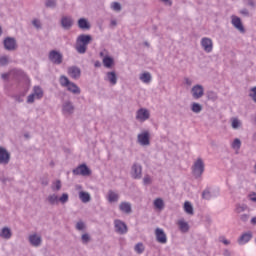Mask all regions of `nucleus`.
<instances>
[{
	"instance_id": "obj_1",
	"label": "nucleus",
	"mask_w": 256,
	"mask_h": 256,
	"mask_svg": "<svg viewBox=\"0 0 256 256\" xmlns=\"http://www.w3.org/2000/svg\"><path fill=\"white\" fill-rule=\"evenodd\" d=\"M93 41V37L89 34H81L76 39V51L80 55L87 53V45Z\"/></svg>"
},
{
	"instance_id": "obj_2",
	"label": "nucleus",
	"mask_w": 256,
	"mask_h": 256,
	"mask_svg": "<svg viewBox=\"0 0 256 256\" xmlns=\"http://www.w3.org/2000/svg\"><path fill=\"white\" fill-rule=\"evenodd\" d=\"M203 173H205V162H203V159L198 158L192 166V174L196 179H199Z\"/></svg>"
},
{
	"instance_id": "obj_3",
	"label": "nucleus",
	"mask_w": 256,
	"mask_h": 256,
	"mask_svg": "<svg viewBox=\"0 0 256 256\" xmlns=\"http://www.w3.org/2000/svg\"><path fill=\"white\" fill-rule=\"evenodd\" d=\"M3 45L6 51H17V39H15L14 37H6L3 40Z\"/></svg>"
},
{
	"instance_id": "obj_4",
	"label": "nucleus",
	"mask_w": 256,
	"mask_h": 256,
	"mask_svg": "<svg viewBox=\"0 0 256 256\" xmlns=\"http://www.w3.org/2000/svg\"><path fill=\"white\" fill-rule=\"evenodd\" d=\"M48 59L51 63H54V65H61V63H63V54L57 50H51Z\"/></svg>"
},
{
	"instance_id": "obj_5",
	"label": "nucleus",
	"mask_w": 256,
	"mask_h": 256,
	"mask_svg": "<svg viewBox=\"0 0 256 256\" xmlns=\"http://www.w3.org/2000/svg\"><path fill=\"white\" fill-rule=\"evenodd\" d=\"M11 162V152L7 148L0 146V165H9Z\"/></svg>"
},
{
	"instance_id": "obj_6",
	"label": "nucleus",
	"mask_w": 256,
	"mask_h": 256,
	"mask_svg": "<svg viewBox=\"0 0 256 256\" xmlns=\"http://www.w3.org/2000/svg\"><path fill=\"white\" fill-rule=\"evenodd\" d=\"M114 229L118 235H125L128 231L127 224L120 219L114 220Z\"/></svg>"
},
{
	"instance_id": "obj_7",
	"label": "nucleus",
	"mask_w": 256,
	"mask_h": 256,
	"mask_svg": "<svg viewBox=\"0 0 256 256\" xmlns=\"http://www.w3.org/2000/svg\"><path fill=\"white\" fill-rule=\"evenodd\" d=\"M130 175L132 179H141L143 177V167L139 163H134L131 167Z\"/></svg>"
},
{
	"instance_id": "obj_8",
	"label": "nucleus",
	"mask_w": 256,
	"mask_h": 256,
	"mask_svg": "<svg viewBox=\"0 0 256 256\" xmlns=\"http://www.w3.org/2000/svg\"><path fill=\"white\" fill-rule=\"evenodd\" d=\"M73 175H82V177H89L91 175V169L86 164H81L77 168L73 169Z\"/></svg>"
},
{
	"instance_id": "obj_9",
	"label": "nucleus",
	"mask_w": 256,
	"mask_h": 256,
	"mask_svg": "<svg viewBox=\"0 0 256 256\" xmlns=\"http://www.w3.org/2000/svg\"><path fill=\"white\" fill-rule=\"evenodd\" d=\"M138 143L142 145L143 147H147L151 145V140H150V134L149 131H144L137 136Z\"/></svg>"
},
{
	"instance_id": "obj_10",
	"label": "nucleus",
	"mask_w": 256,
	"mask_h": 256,
	"mask_svg": "<svg viewBox=\"0 0 256 256\" xmlns=\"http://www.w3.org/2000/svg\"><path fill=\"white\" fill-rule=\"evenodd\" d=\"M191 93L193 99H201L205 95V88H203V85L197 84L192 87Z\"/></svg>"
},
{
	"instance_id": "obj_11",
	"label": "nucleus",
	"mask_w": 256,
	"mask_h": 256,
	"mask_svg": "<svg viewBox=\"0 0 256 256\" xmlns=\"http://www.w3.org/2000/svg\"><path fill=\"white\" fill-rule=\"evenodd\" d=\"M231 23L234 28L239 31V33H245V26H243V22L241 21V18L235 15L231 16Z\"/></svg>"
},
{
	"instance_id": "obj_12",
	"label": "nucleus",
	"mask_w": 256,
	"mask_h": 256,
	"mask_svg": "<svg viewBox=\"0 0 256 256\" xmlns=\"http://www.w3.org/2000/svg\"><path fill=\"white\" fill-rule=\"evenodd\" d=\"M154 233L158 243H161V245L167 243V234H165V231L162 228H156Z\"/></svg>"
},
{
	"instance_id": "obj_13",
	"label": "nucleus",
	"mask_w": 256,
	"mask_h": 256,
	"mask_svg": "<svg viewBox=\"0 0 256 256\" xmlns=\"http://www.w3.org/2000/svg\"><path fill=\"white\" fill-rule=\"evenodd\" d=\"M63 115H73L75 113V106L71 101H65L62 105Z\"/></svg>"
},
{
	"instance_id": "obj_14",
	"label": "nucleus",
	"mask_w": 256,
	"mask_h": 256,
	"mask_svg": "<svg viewBox=\"0 0 256 256\" xmlns=\"http://www.w3.org/2000/svg\"><path fill=\"white\" fill-rule=\"evenodd\" d=\"M201 47L204 49L205 53H211L213 51V40L207 37L202 38Z\"/></svg>"
},
{
	"instance_id": "obj_15",
	"label": "nucleus",
	"mask_w": 256,
	"mask_h": 256,
	"mask_svg": "<svg viewBox=\"0 0 256 256\" xmlns=\"http://www.w3.org/2000/svg\"><path fill=\"white\" fill-rule=\"evenodd\" d=\"M149 117H151V114L149 113V110L145 109V108H140L137 112H136V119L137 121H147V119H149Z\"/></svg>"
},
{
	"instance_id": "obj_16",
	"label": "nucleus",
	"mask_w": 256,
	"mask_h": 256,
	"mask_svg": "<svg viewBox=\"0 0 256 256\" xmlns=\"http://www.w3.org/2000/svg\"><path fill=\"white\" fill-rule=\"evenodd\" d=\"M61 27L65 29V31H69L71 27H73V18L70 16H63L60 21Z\"/></svg>"
},
{
	"instance_id": "obj_17",
	"label": "nucleus",
	"mask_w": 256,
	"mask_h": 256,
	"mask_svg": "<svg viewBox=\"0 0 256 256\" xmlns=\"http://www.w3.org/2000/svg\"><path fill=\"white\" fill-rule=\"evenodd\" d=\"M68 75L72 79H79L81 77V68L77 66H71L68 68Z\"/></svg>"
},
{
	"instance_id": "obj_18",
	"label": "nucleus",
	"mask_w": 256,
	"mask_h": 256,
	"mask_svg": "<svg viewBox=\"0 0 256 256\" xmlns=\"http://www.w3.org/2000/svg\"><path fill=\"white\" fill-rule=\"evenodd\" d=\"M117 73L110 71L106 73L105 81H108L110 85H117Z\"/></svg>"
},
{
	"instance_id": "obj_19",
	"label": "nucleus",
	"mask_w": 256,
	"mask_h": 256,
	"mask_svg": "<svg viewBox=\"0 0 256 256\" xmlns=\"http://www.w3.org/2000/svg\"><path fill=\"white\" fill-rule=\"evenodd\" d=\"M41 236H37V234H32L29 236V243L32 247H39L42 243Z\"/></svg>"
},
{
	"instance_id": "obj_20",
	"label": "nucleus",
	"mask_w": 256,
	"mask_h": 256,
	"mask_svg": "<svg viewBox=\"0 0 256 256\" xmlns=\"http://www.w3.org/2000/svg\"><path fill=\"white\" fill-rule=\"evenodd\" d=\"M78 27L79 29H82V31H89V29H91V24L86 18H80L78 20Z\"/></svg>"
},
{
	"instance_id": "obj_21",
	"label": "nucleus",
	"mask_w": 256,
	"mask_h": 256,
	"mask_svg": "<svg viewBox=\"0 0 256 256\" xmlns=\"http://www.w3.org/2000/svg\"><path fill=\"white\" fill-rule=\"evenodd\" d=\"M67 91L73 93V95H81V88L75 84V82H70V85L66 87Z\"/></svg>"
},
{
	"instance_id": "obj_22",
	"label": "nucleus",
	"mask_w": 256,
	"mask_h": 256,
	"mask_svg": "<svg viewBox=\"0 0 256 256\" xmlns=\"http://www.w3.org/2000/svg\"><path fill=\"white\" fill-rule=\"evenodd\" d=\"M253 237V234L251 232L244 233L240 236L238 243L240 245H245V243H249Z\"/></svg>"
},
{
	"instance_id": "obj_23",
	"label": "nucleus",
	"mask_w": 256,
	"mask_h": 256,
	"mask_svg": "<svg viewBox=\"0 0 256 256\" xmlns=\"http://www.w3.org/2000/svg\"><path fill=\"white\" fill-rule=\"evenodd\" d=\"M119 209H120V211H122V213H126L127 215H129V213H131V211H132L131 203L122 202L119 205Z\"/></svg>"
},
{
	"instance_id": "obj_24",
	"label": "nucleus",
	"mask_w": 256,
	"mask_h": 256,
	"mask_svg": "<svg viewBox=\"0 0 256 256\" xmlns=\"http://www.w3.org/2000/svg\"><path fill=\"white\" fill-rule=\"evenodd\" d=\"M12 236H13V233L11 232V228L9 227L2 228L0 232V237H2V239H11Z\"/></svg>"
},
{
	"instance_id": "obj_25",
	"label": "nucleus",
	"mask_w": 256,
	"mask_h": 256,
	"mask_svg": "<svg viewBox=\"0 0 256 256\" xmlns=\"http://www.w3.org/2000/svg\"><path fill=\"white\" fill-rule=\"evenodd\" d=\"M107 199L109 203H117V201H119V194H117L113 190H109Z\"/></svg>"
},
{
	"instance_id": "obj_26",
	"label": "nucleus",
	"mask_w": 256,
	"mask_h": 256,
	"mask_svg": "<svg viewBox=\"0 0 256 256\" xmlns=\"http://www.w3.org/2000/svg\"><path fill=\"white\" fill-rule=\"evenodd\" d=\"M139 79H140V81H142V83H146V85H149V83H151V79H153V77L151 76V73L144 72V73L140 74Z\"/></svg>"
},
{
	"instance_id": "obj_27",
	"label": "nucleus",
	"mask_w": 256,
	"mask_h": 256,
	"mask_svg": "<svg viewBox=\"0 0 256 256\" xmlns=\"http://www.w3.org/2000/svg\"><path fill=\"white\" fill-rule=\"evenodd\" d=\"M79 199L82 201V203H89V201H91V194L81 191L79 192Z\"/></svg>"
},
{
	"instance_id": "obj_28",
	"label": "nucleus",
	"mask_w": 256,
	"mask_h": 256,
	"mask_svg": "<svg viewBox=\"0 0 256 256\" xmlns=\"http://www.w3.org/2000/svg\"><path fill=\"white\" fill-rule=\"evenodd\" d=\"M113 63H114V60L111 56H105L103 58V65L107 69H111V67H113Z\"/></svg>"
},
{
	"instance_id": "obj_29",
	"label": "nucleus",
	"mask_w": 256,
	"mask_h": 256,
	"mask_svg": "<svg viewBox=\"0 0 256 256\" xmlns=\"http://www.w3.org/2000/svg\"><path fill=\"white\" fill-rule=\"evenodd\" d=\"M184 211L185 213H187V215H194V210H193V204H191V202L186 201L184 203Z\"/></svg>"
},
{
	"instance_id": "obj_30",
	"label": "nucleus",
	"mask_w": 256,
	"mask_h": 256,
	"mask_svg": "<svg viewBox=\"0 0 256 256\" xmlns=\"http://www.w3.org/2000/svg\"><path fill=\"white\" fill-rule=\"evenodd\" d=\"M191 111H192V113L199 114V113H201V111H203V106L197 102H193L191 104Z\"/></svg>"
},
{
	"instance_id": "obj_31",
	"label": "nucleus",
	"mask_w": 256,
	"mask_h": 256,
	"mask_svg": "<svg viewBox=\"0 0 256 256\" xmlns=\"http://www.w3.org/2000/svg\"><path fill=\"white\" fill-rule=\"evenodd\" d=\"M32 94L36 96V99H43V89L39 86H34Z\"/></svg>"
},
{
	"instance_id": "obj_32",
	"label": "nucleus",
	"mask_w": 256,
	"mask_h": 256,
	"mask_svg": "<svg viewBox=\"0 0 256 256\" xmlns=\"http://www.w3.org/2000/svg\"><path fill=\"white\" fill-rule=\"evenodd\" d=\"M47 201L50 205H57L59 203V197L56 194H51L47 197Z\"/></svg>"
},
{
	"instance_id": "obj_33",
	"label": "nucleus",
	"mask_w": 256,
	"mask_h": 256,
	"mask_svg": "<svg viewBox=\"0 0 256 256\" xmlns=\"http://www.w3.org/2000/svg\"><path fill=\"white\" fill-rule=\"evenodd\" d=\"M179 225V229L180 231H182V233H187V231H189V224L183 220H180L178 222Z\"/></svg>"
},
{
	"instance_id": "obj_34",
	"label": "nucleus",
	"mask_w": 256,
	"mask_h": 256,
	"mask_svg": "<svg viewBox=\"0 0 256 256\" xmlns=\"http://www.w3.org/2000/svg\"><path fill=\"white\" fill-rule=\"evenodd\" d=\"M9 63H11L9 56L7 55L0 56V67H7Z\"/></svg>"
},
{
	"instance_id": "obj_35",
	"label": "nucleus",
	"mask_w": 256,
	"mask_h": 256,
	"mask_svg": "<svg viewBox=\"0 0 256 256\" xmlns=\"http://www.w3.org/2000/svg\"><path fill=\"white\" fill-rule=\"evenodd\" d=\"M60 85L61 87H68L71 83V81L69 80V78H67V76L62 75L60 76Z\"/></svg>"
},
{
	"instance_id": "obj_36",
	"label": "nucleus",
	"mask_w": 256,
	"mask_h": 256,
	"mask_svg": "<svg viewBox=\"0 0 256 256\" xmlns=\"http://www.w3.org/2000/svg\"><path fill=\"white\" fill-rule=\"evenodd\" d=\"M134 251H136L138 255H141L145 251V246L141 242L137 243L134 247Z\"/></svg>"
},
{
	"instance_id": "obj_37",
	"label": "nucleus",
	"mask_w": 256,
	"mask_h": 256,
	"mask_svg": "<svg viewBox=\"0 0 256 256\" xmlns=\"http://www.w3.org/2000/svg\"><path fill=\"white\" fill-rule=\"evenodd\" d=\"M244 211H247V205L245 204H236L235 207V213H243Z\"/></svg>"
},
{
	"instance_id": "obj_38",
	"label": "nucleus",
	"mask_w": 256,
	"mask_h": 256,
	"mask_svg": "<svg viewBox=\"0 0 256 256\" xmlns=\"http://www.w3.org/2000/svg\"><path fill=\"white\" fill-rule=\"evenodd\" d=\"M207 99H209V101H217L218 99L217 93H215L214 91H208Z\"/></svg>"
},
{
	"instance_id": "obj_39",
	"label": "nucleus",
	"mask_w": 256,
	"mask_h": 256,
	"mask_svg": "<svg viewBox=\"0 0 256 256\" xmlns=\"http://www.w3.org/2000/svg\"><path fill=\"white\" fill-rule=\"evenodd\" d=\"M163 205H164L163 199L157 198L154 200V206L156 207V209H163Z\"/></svg>"
},
{
	"instance_id": "obj_40",
	"label": "nucleus",
	"mask_w": 256,
	"mask_h": 256,
	"mask_svg": "<svg viewBox=\"0 0 256 256\" xmlns=\"http://www.w3.org/2000/svg\"><path fill=\"white\" fill-rule=\"evenodd\" d=\"M58 201L62 203V205H65L69 201V194L63 193L60 198H58Z\"/></svg>"
},
{
	"instance_id": "obj_41",
	"label": "nucleus",
	"mask_w": 256,
	"mask_h": 256,
	"mask_svg": "<svg viewBox=\"0 0 256 256\" xmlns=\"http://www.w3.org/2000/svg\"><path fill=\"white\" fill-rule=\"evenodd\" d=\"M46 7H49L50 9H55L57 7V1L56 0H47L45 3Z\"/></svg>"
},
{
	"instance_id": "obj_42",
	"label": "nucleus",
	"mask_w": 256,
	"mask_h": 256,
	"mask_svg": "<svg viewBox=\"0 0 256 256\" xmlns=\"http://www.w3.org/2000/svg\"><path fill=\"white\" fill-rule=\"evenodd\" d=\"M111 9H113V11H121L122 7H121V3L119 2H112L111 3Z\"/></svg>"
},
{
	"instance_id": "obj_43",
	"label": "nucleus",
	"mask_w": 256,
	"mask_h": 256,
	"mask_svg": "<svg viewBox=\"0 0 256 256\" xmlns=\"http://www.w3.org/2000/svg\"><path fill=\"white\" fill-rule=\"evenodd\" d=\"M232 149H241V140L239 138L234 139L232 142Z\"/></svg>"
},
{
	"instance_id": "obj_44",
	"label": "nucleus",
	"mask_w": 256,
	"mask_h": 256,
	"mask_svg": "<svg viewBox=\"0 0 256 256\" xmlns=\"http://www.w3.org/2000/svg\"><path fill=\"white\" fill-rule=\"evenodd\" d=\"M52 191H61V180H57L52 185Z\"/></svg>"
},
{
	"instance_id": "obj_45",
	"label": "nucleus",
	"mask_w": 256,
	"mask_h": 256,
	"mask_svg": "<svg viewBox=\"0 0 256 256\" xmlns=\"http://www.w3.org/2000/svg\"><path fill=\"white\" fill-rule=\"evenodd\" d=\"M240 127H241V121H239V119L237 118L232 119V128L239 129Z\"/></svg>"
},
{
	"instance_id": "obj_46",
	"label": "nucleus",
	"mask_w": 256,
	"mask_h": 256,
	"mask_svg": "<svg viewBox=\"0 0 256 256\" xmlns=\"http://www.w3.org/2000/svg\"><path fill=\"white\" fill-rule=\"evenodd\" d=\"M202 199H206L207 201H209V199H211V191H209V189H205L202 192Z\"/></svg>"
},
{
	"instance_id": "obj_47",
	"label": "nucleus",
	"mask_w": 256,
	"mask_h": 256,
	"mask_svg": "<svg viewBox=\"0 0 256 256\" xmlns=\"http://www.w3.org/2000/svg\"><path fill=\"white\" fill-rule=\"evenodd\" d=\"M81 239H82V243L84 245H87V243H89V241H91V236H89L88 233H85L81 236Z\"/></svg>"
},
{
	"instance_id": "obj_48",
	"label": "nucleus",
	"mask_w": 256,
	"mask_h": 256,
	"mask_svg": "<svg viewBox=\"0 0 256 256\" xmlns=\"http://www.w3.org/2000/svg\"><path fill=\"white\" fill-rule=\"evenodd\" d=\"M76 229L77 231H83L85 230V222L79 221L76 223Z\"/></svg>"
},
{
	"instance_id": "obj_49",
	"label": "nucleus",
	"mask_w": 256,
	"mask_h": 256,
	"mask_svg": "<svg viewBox=\"0 0 256 256\" xmlns=\"http://www.w3.org/2000/svg\"><path fill=\"white\" fill-rule=\"evenodd\" d=\"M32 25L36 28V29H41V20L39 19H34L32 21Z\"/></svg>"
},
{
	"instance_id": "obj_50",
	"label": "nucleus",
	"mask_w": 256,
	"mask_h": 256,
	"mask_svg": "<svg viewBox=\"0 0 256 256\" xmlns=\"http://www.w3.org/2000/svg\"><path fill=\"white\" fill-rule=\"evenodd\" d=\"M244 3H246V5H248V7H252V9H255V7H256L255 0H244Z\"/></svg>"
},
{
	"instance_id": "obj_51",
	"label": "nucleus",
	"mask_w": 256,
	"mask_h": 256,
	"mask_svg": "<svg viewBox=\"0 0 256 256\" xmlns=\"http://www.w3.org/2000/svg\"><path fill=\"white\" fill-rule=\"evenodd\" d=\"M143 184L144 185H151V176L145 175L143 178Z\"/></svg>"
},
{
	"instance_id": "obj_52",
	"label": "nucleus",
	"mask_w": 256,
	"mask_h": 256,
	"mask_svg": "<svg viewBox=\"0 0 256 256\" xmlns=\"http://www.w3.org/2000/svg\"><path fill=\"white\" fill-rule=\"evenodd\" d=\"M36 96L32 93L27 98V103H35Z\"/></svg>"
},
{
	"instance_id": "obj_53",
	"label": "nucleus",
	"mask_w": 256,
	"mask_h": 256,
	"mask_svg": "<svg viewBox=\"0 0 256 256\" xmlns=\"http://www.w3.org/2000/svg\"><path fill=\"white\" fill-rule=\"evenodd\" d=\"M240 220H242L243 223H247V221H249V214L240 215Z\"/></svg>"
},
{
	"instance_id": "obj_54",
	"label": "nucleus",
	"mask_w": 256,
	"mask_h": 256,
	"mask_svg": "<svg viewBox=\"0 0 256 256\" xmlns=\"http://www.w3.org/2000/svg\"><path fill=\"white\" fill-rule=\"evenodd\" d=\"M240 14L244 15V17H249V10H247V8H243L240 10Z\"/></svg>"
},
{
	"instance_id": "obj_55",
	"label": "nucleus",
	"mask_w": 256,
	"mask_h": 256,
	"mask_svg": "<svg viewBox=\"0 0 256 256\" xmlns=\"http://www.w3.org/2000/svg\"><path fill=\"white\" fill-rule=\"evenodd\" d=\"M14 99L17 103H23V97H21L20 95H16Z\"/></svg>"
},
{
	"instance_id": "obj_56",
	"label": "nucleus",
	"mask_w": 256,
	"mask_h": 256,
	"mask_svg": "<svg viewBox=\"0 0 256 256\" xmlns=\"http://www.w3.org/2000/svg\"><path fill=\"white\" fill-rule=\"evenodd\" d=\"M250 201H253L254 203H256V193H252L250 194Z\"/></svg>"
},
{
	"instance_id": "obj_57",
	"label": "nucleus",
	"mask_w": 256,
	"mask_h": 256,
	"mask_svg": "<svg viewBox=\"0 0 256 256\" xmlns=\"http://www.w3.org/2000/svg\"><path fill=\"white\" fill-rule=\"evenodd\" d=\"M184 81H185L186 85H188V86L193 85V81H191V79H189V78H184Z\"/></svg>"
},
{
	"instance_id": "obj_58",
	"label": "nucleus",
	"mask_w": 256,
	"mask_h": 256,
	"mask_svg": "<svg viewBox=\"0 0 256 256\" xmlns=\"http://www.w3.org/2000/svg\"><path fill=\"white\" fill-rule=\"evenodd\" d=\"M220 241H221L222 243H224L225 245H231V241H229V240H227V239H225V238L220 239Z\"/></svg>"
},
{
	"instance_id": "obj_59",
	"label": "nucleus",
	"mask_w": 256,
	"mask_h": 256,
	"mask_svg": "<svg viewBox=\"0 0 256 256\" xmlns=\"http://www.w3.org/2000/svg\"><path fill=\"white\" fill-rule=\"evenodd\" d=\"M162 3H165V5H169V7H171V5H173V2L171 0H161Z\"/></svg>"
},
{
	"instance_id": "obj_60",
	"label": "nucleus",
	"mask_w": 256,
	"mask_h": 256,
	"mask_svg": "<svg viewBox=\"0 0 256 256\" xmlns=\"http://www.w3.org/2000/svg\"><path fill=\"white\" fill-rule=\"evenodd\" d=\"M110 27H117V20H111Z\"/></svg>"
},
{
	"instance_id": "obj_61",
	"label": "nucleus",
	"mask_w": 256,
	"mask_h": 256,
	"mask_svg": "<svg viewBox=\"0 0 256 256\" xmlns=\"http://www.w3.org/2000/svg\"><path fill=\"white\" fill-rule=\"evenodd\" d=\"M2 79H9V74L4 73L1 75Z\"/></svg>"
},
{
	"instance_id": "obj_62",
	"label": "nucleus",
	"mask_w": 256,
	"mask_h": 256,
	"mask_svg": "<svg viewBox=\"0 0 256 256\" xmlns=\"http://www.w3.org/2000/svg\"><path fill=\"white\" fill-rule=\"evenodd\" d=\"M251 223H252V225H256V217H253V218L251 219Z\"/></svg>"
},
{
	"instance_id": "obj_63",
	"label": "nucleus",
	"mask_w": 256,
	"mask_h": 256,
	"mask_svg": "<svg viewBox=\"0 0 256 256\" xmlns=\"http://www.w3.org/2000/svg\"><path fill=\"white\" fill-rule=\"evenodd\" d=\"M224 256H231V253L229 252V250H225Z\"/></svg>"
},
{
	"instance_id": "obj_64",
	"label": "nucleus",
	"mask_w": 256,
	"mask_h": 256,
	"mask_svg": "<svg viewBox=\"0 0 256 256\" xmlns=\"http://www.w3.org/2000/svg\"><path fill=\"white\" fill-rule=\"evenodd\" d=\"M95 67H101V62L99 61H96L95 64H94Z\"/></svg>"
}]
</instances>
